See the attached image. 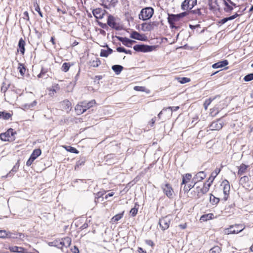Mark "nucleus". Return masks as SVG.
I'll return each instance as SVG.
<instances>
[{
    "label": "nucleus",
    "instance_id": "nucleus-1",
    "mask_svg": "<svg viewBox=\"0 0 253 253\" xmlns=\"http://www.w3.org/2000/svg\"><path fill=\"white\" fill-rule=\"evenodd\" d=\"M154 14V9L150 7L143 8L139 14V18L143 21L150 19Z\"/></svg>",
    "mask_w": 253,
    "mask_h": 253
},
{
    "label": "nucleus",
    "instance_id": "nucleus-2",
    "mask_svg": "<svg viewBox=\"0 0 253 253\" xmlns=\"http://www.w3.org/2000/svg\"><path fill=\"white\" fill-rule=\"evenodd\" d=\"M16 132L12 128H9L5 132L1 133L0 138L1 140L4 141H10L14 140V135Z\"/></svg>",
    "mask_w": 253,
    "mask_h": 253
},
{
    "label": "nucleus",
    "instance_id": "nucleus-3",
    "mask_svg": "<svg viewBox=\"0 0 253 253\" xmlns=\"http://www.w3.org/2000/svg\"><path fill=\"white\" fill-rule=\"evenodd\" d=\"M156 48V46L145 44H136L133 46V49L137 52H150Z\"/></svg>",
    "mask_w": 253,
    "mask_h": 253
},
{
    "label": "nucleus",
    "instance_id": "nucleus-4",
    "mask_svg": "<svg viewBox=\"0 0 253 253\" xmlns=\"http://www.w3.org/2000/svg\"><path fill=\"white\" fill-rule=\"evenodd\" d=\"M197 0H184L181 3V8L182 10L189 12L197 4Z\"/></svg>",
    "mask_w": 253,
    "mask_h": 253
},
{
    "label": "nucleus",
    "instance_id": "nucleus-5",
    "mask_svg": "<svg viewBox=\"0 0 253 253\" xmlns=\"http://www.w3.org/2000/svg\"><path fill=\"white\" fill-rule=\"evenodd\" d=\"M107 24L110 27L116 30H120L121 29L119 24L116 22L115 18L112 15L109 14L108 16Z\"/></svg>",
    "mask_w": 253,
    "mask_h": 253
},
{
    "label": "nucleus",
    "instance_id": "nucleus-6",
    "mask_svg": "<svg viewBox=\"0 0 253 253\" xmlns=\"http://www.w3.org/2000/svg\"><path fill=\"white\" fill-rule=\"evenodd\" d=\"M221 186H223V191L224 195V200L226 201L228 199L230 190L229 182L227 180L225 179L222 182Z\"/></svg>",
    "mask_w": 253,
    "mask_h": 253
},
{
    "label": "nucleus",
    "instance_id": "nucleus-7",
    "mask_svg": "<svg viewBox=\"0 0 253 253\" xmlns=\"http://www.w3.org/2000/svg\"><path fill=\"white\" fill-rule=\"evenodd\" d=\"M164 193L169 199L173 198V190L169 184L167 183L161 186Z\"/></svg>",
    "mask_w": 253,
    "mask_h": 253
},
{
    "label": "nucleus",
    "instance_id": "nucleus-8",
    "mask_svg": "<svg viewBox=\"0 0 253 253\" xmlns=\"http://www.w3.org/2000/svg\"><path fill=\"white\" fill-rule=\"evenodd\" d=\"M170 222V220L168 216H165L159 219V224L162 230H166L169 227Z\"/></svg>",
    "mask_w": 253,
    "mask_h": 253
},
{
    "label": "nucleus",
    "instance_id": "nucleus-9",
    "mask_svg": "<svg viewBox=\"0 0 253 253\" xmlns=\"http://www.w3.org/2000/svg\"><path fill=\"white\" fill-rule=\"evenodd\" d=\"M223 127V122L220 119L213 121L210 126V128L211 130H219Z\"/></svg>",
    "mask_w": 253,
    "mask_h": 253
},
{
    "label": "nucleus",
    "instance_id": "nucleus-10",
    "mask_svg": "<svg viewBox=\"0 0 253 253\" xmlns=\"http://www.w3.org/2000/svg\"><path fill=\"white\" fill-rule=\"evenodd\" d=\"M116 38L120 42H121L124 45L128 47H131L133 43L136 42L135 41L130 40L126 37L117 36Z\"/></svg>",
    "mask_w": 253,
    "mask_h": 253
},
{
    "label": "nucleus",
    "instance_id": "nucleus-11",
    "mask_svg": "<svg viewBox=\"0 0 253 253\" xmlns=\"http://www.w3.org/2000/svg\"><path fill=\"white\" fill-rule=\"evenodd\" d=\"M239 225H235V226L232 225L230 226L229 228H227L225 230V233L227 234H237L240 232H241L243 228L240 229Z\"/></svg>",
    "mask_w": 253,
    "mask_h": 253
},
{
    "label": "nucleus",
    "instance_id": "nucleus-12",
    "mask_svg": "<svg viewBox=\"0 0 253 253\" xmlns=\"http://www.w3.org/2000/svg\"><path fill=\"white\" fill-rule=\"evenodd\" d=\"M206 176V174L204 171H200L195 174L194 177L192 179V183L196 184L197 182L204 179Z\"/></svg>",
    "mask_w": 253,
    "mask_h": 253
},
{
    "label": "nucleus",
    "instance_id": "nucleus-13",
    "mask_svg": "<svg viewBox=\"0 0 253 253\" xmlns=\"http://www.w3.org/2000/svg\"><path fill=\"white\" fill-rule=\"evenodd\" d=\"M25 41L22 38H20L18 44L17 51L20 52L22 54H24L25 50Z\"/></svg>",
    "mask_w": 253,
    "mask_h": 253
},
{
    "label": "nucleus",
    "instance_id": "nucleus-14",
    "mask_svg": "<svg viewBox=\"0 0 253 253\" xmlns=\"http://www.w3.org/2000/svg\"><path fill=\"white\" fill-rule=\"evenodd\" d=\"M154 23H143L141 24V30L143 31H151L153 29V25Z\"/></svg>",
    "mask_w": 253,
    "mask_h": 253
},
{
    "label": "nucleus",
    "instance_id": "nucleus-15",
    "mask_svg": "<svg viewBox=\"0 0 253 253\" xmlns=\"http://www.w3.org/2000/svg\"><path fill=\"white\" fill-rule=\"evenodd\" d=\"M143 35L140 34L138 32L136 31H133L130 36V37L132 39H135L137 40L143 41L144 39L143 38Z\"/></svg>",
    "mask_w": 253,
    "mask_h": 253
},
{
    "label": "nucleus",
    "instance_id": "nucleus-16",
    "mask_svg": "<svg viewBox=\"0 0 253 253\" xmlns=\"http://www.w3.org/2000/svg\"><path fill=\"white\" fill-rule=\"evenodd\" d=\"M249 167V166L246 165L244 164H242L239 167H238V174L239 175H242L246 173V170Z\"/></svg>",
    "mask_w": 253,
    "mask_h": 253
},
{
    "label": "nucleus",
    "instance_id": "nucleus-17",
    "mask_svg": "<svg viewBox=\"0 0 253 253\" xmlns=\"http://www.w3.org/2000/svg\"><path fill=\"white\" fill-rule=\"evenodd\" d=\"M238 16H239V14L238 13H236L233 15L222 19L220 21H219L218 22V23H219V24H224L226 22H227L228 21L232 20L235 19Z\"/></svg>",
    "mask_w": 253,
    "mask_h": 253
},
{
    "label": "nucleus",
    "instance_id": "nucleus-18",
    "mask_svg": "<svg viewBox=\"0 0 253 253\" xmlns=\"http://www.w3.org/2000/svg\"><path fill=\"white\" fill-rule=\"evenodd\" d=\"M227 64H212V67L214 69H216V68H223V69H222L221 70H220L218 71H216L213 73H212L211 74V76L213 75H215L216 74H217V73H219V72L222 71V70H227L228 69V67H226L225 66L227 65Z\"/></svg>",
    "mask_w": 253,
    "mask_h": 253
},
{
    "label": "nucleus",
    "instance_id": "nucleus-19",
    "mask_svg": "<svg viewBox=\"0 0 253 253\" xmlns=\"http://www.w3.org/2000/svg\"><path fill=\"white\" fill-rule=\"evenodd\" d=\"M75 110L78 115L82 114L85 112V109L83 107L82 102H81L80 104H78L75 107Z\"/></svg>",
    "mask_w": 253,
    "mask_h": 253
},
{
    "label": "nucleus",
    "instance_id": "nucleus-20",
    "mask_svg": "<svg viewBox=\"0 0 253 253\" xmlns=\"http://www.w3.org/2000/svg\"><path fill=\"white\" fill-rule=\"evenodd\" d=\"M9 250L13 253H24V249L22 247L12 246L9 248Z\"/></svg>",
    "mask_w": 253,
    "mask_h": 253
},
{
    "label": "nucleus",
    "instance_id": "nucleus-21",
    "mask_svg": "<svg viewBox=\"0 0 253 253\" xmlns=\"http://www.w3.org/2000/svg\"><path fill=\"white\" fill-rule=\"evenodd\" d=\"M102 10L101 8H96L93 10L92 13L94 17L98 19H101L103 18V14H101Z\"/></svg>",
    "mask_w": 253,
    "mask_h": 253
},
{
    "label": "nucleus",
    "instance_id": "nucleus-22",
    "mask_svg": "<svg viewBox=\"0 0 253 253\" xmlns=\"http://www.w3.org/2000/svg\"><path fill=\"white\" fill-rule=\"evenodd\" d=\"M214 217V214L213 213H208L204 214L201 216L200 220L201 222L207 221L208 220L212 219Z\"/></svg>",
    "mask_w": 253,
    "mask_h": 253
},
{
    "label": "nucleus",
    "instance_id": "nucleus-23",
    "mask_svg": "<svg viewBox=\"0 0 253 253\" xmlns=\"http://www.w3.org/2000/svg\"><path fill=\"white\" fill-rule=\"evenodd\" d=\"M123 68L122 66L118 64H115L112 67V69L117 75L120 74Z\"/></svg>",
    "mask_w": 253,
    "mask_h": 253
},
{
    "label": "nucleus",
    "instance_id": "nucleus-24",
    "mask_svg": "<svg viewBox=\"0 0 253 253\" xmlns=\"http://www.w3.org/2000/svg\"><path fill=\"white\" fill-rule=\"evenodd\" d=\"M95 103L96 102L95 100H92L88 102H86V101L82 102L83 107H84L85 109V111L87 109L92 107L95 104Z\"/></svg>",
    "mask_w": 253,
    "mask_h": 253
},
{
    "label": "nucleus",
    "instance_id": "nucleus-25",
    "mask_svg": "<svg viewBox=\"0 0 253 253\" xmlns=\"http://www.w3.org/2000/svg\"><path fill=\"white\" fill-rule=\"evenodd\" d=\"M41 153L42 151L40 149H35L31 155L30 157L32 159L35 160L41 154Z\"/></svg>",
    "mask_w": 253,
    "mask_h": 253
},
{
    "label": "nucleus",
    "instance_id": "nucleus-26",
    "mask_svg": "<svg viewBox=\"0 0 253 253\" xmlns=\"http://www.w3.org/2000/svg\"><path fill=\"white\" fill-rule=\"evenodd\" d=\"M192 178V175L190 173H186L182 176V181L181 185L186 184Z\"/></svg>",
    "mask_w": 253,
    "mask_h": 253
},
{
    "label": "nucleus",
    "instance_id": "nucleus-27",
    "mask_svg": "<svg viewBox=\"0 0 253 253\" xmlns=\"http://www.w3.org/2000/svg\"><path fill=\"white\" fill-rule=\"evenodd\" d=\"M223 1L225 6L224 8V10L226 12H231L233 9V6L230 4L226 0H223Z\"/></svg>",
    "mask_w": 253,
    "mask_h": 253
},
{
    "label": "nucleus",
    "instance_id": "nucleus-28",
    "mask_svg": "<svg viewBox=\"0 0 253 253\" xmlns=\"http://www.w3.org/2000/svg\"><path fill=\"white\" fill-rule=\"evenodd\" d=\"M62 245L65 247H68L71 244V239L70 237H67L62 239Z\"/></svg>",
    "mask_w": 253,
    "mask_h": 253
},
{
    "label": "nucleus",
    "instance_id": "nucleus-29",
    "mask_svg": "<svg viewBox=\"0 0 253 253\" xmlns=\"http://www.w3.org/2000/svg\"><path fill=\"white\" fill-rule=\"evenodd\" d=\"M59 89V86L58 84H56L54 86H52V88L49 89V95L52 96L54 95L55 93L56 92L57 90Z\"/></svg>",
    "mask_w": 253,
    "mask_h": 253
},
{
    "label": "nucleus",
    "instance_id": "nucleus-30",
    "mask_svg": "<svg viewBox=\"0 0 253 253\" xmlns=\"http://www.w3.org/2000/svg\"><path fill=\"white\" fill-rule=\"evenodd\" d=\"M180 19L179 18L178 14H169V17L168 18V21H172L173 22L178 21Z\"/></svg>",
    "mask_w": 253,
    "mask_h": 253
},
{
    "label": "nucleus",
    "instance_id": "nucleus-31",
    "mask_svg": "<svg viewBox=\"0 0 253 253\" xmlns=\"http://www.w3.org/2000/svg\"><path fill=\"white\" fill-rule=\"evenodd\" d=\"M107 1L109 2L108 5H107L106 3L104 4V7L106 8H109L110 7H115L118 2L117 0H110V1L107 0Z\"/></svg>",
    "mask_w": 253,
    "mask_h": 253
},
{
    "label": "nucleus",
    "instance_id": "nucleus-32",
    "mask_svg": "<svg viewBox=\"0 0 253 253\" xmlns=\"http://www.w3.org/2000/svg\"><path fill=\"white\" fill-rule=\"evenodd\" d=\"M12 116V114L7 113L5 111L0 112V119L2 118L4 120H8Z\"/></svg>",
    "mask_w": 253,
    "mask_h": 253
},
{
    "label": "nucleus",
    "instance_id": "nucleus-33",
    "mask_svg": "<svg viewBox=\"0 0 253 253\" xmlns=\"http://www.w3.org/2000/svg\"><path fill=\"white\" fill-rule=\"evenodd\" d=\"M211 183H205L203 187L200 189L201 192L202 194L206 193L209 191V188L211 186Z\"/></svg>",
    "mask_w": 253,
    "mask_h": 253
},
{
    "label": "nucleus",
    "instance_id": "nucleus-34",
    "mask_svg": "<svg viewBox=\"0 0 253 253\" xmlns=\"http://www.w3.org/2000/svg\"><path fill=\"white\" fill-rule=\"evenodd\" d=\"M188 13L190 14L194 15L196 16H201L202 15V13L200 8H197L194 10L191 9L188 12Z\"/></svg>",
    "mask_w": 253,
    "mask_h": 253
},
{
    "label": "nucleus",
    "instance_id": "nucleus-35",
    "mask_svg": "<svg viewBox=\"0 0 253 253\" xmlns=\"http://www.w3.org/2000/svg\"><path fill=\"white\" fill-rule=\"evenodd\" d=\"M176 80L180 84H184L188 83L190 81V79L187 77H177L175 78Z\"/></svg>",
    "mask_w": 253,
    "mask_h": 253
},
{
    "label": "nucleus",
    "instance_id": "nucleus-36",
    "mask_svg": "<svg viewBox=\"0 0 253 253\" xmlns=\"http://www.w3.org/2000/svg\"><path fill=\"white\" fill-rule=\"evenodd\" d=\"M124 212L123 211L121 213L117 214L114 216L111 219V221L112 222H115L120 220L123 216Z\"/></svg>",
    "mask_w": 253,
    "mask_h": 253
},
{
    "label": "nucleus",
    "instance_id": "nucleus-37",
    "mask_svg": "<svg viewBox=\"0 0 253 253\" xmlns=\"http://www.w3.org/2000/svg\"><path fill=\"white\" fill-rule=\"evenodd\" d=\"M249 181V177L248 176H244L242 177L239 181L240 184L244 185V186H246V183H247Z\"/></svg>",
    "mask_w": 253,
    "mask_h": 253
},
{
    "label": "nucleus",
    "instance_id": "nucleus-38",
    "mask_svg": "<svg viewBox=\"0 0 253 253\" xmlns=\"http://www.w3.org/2000/svg\"><path fill=\"white\" fill-rule=\"evenodd\" d=\"M210 202L212 205H216V204H217L219 203V199L214 197L213 195H212L211 194V196H210Z\"/></svg>",
    "mask_w": 253,
    "mask_h": 253
},
{
    "label": "nucleus",
    "instance_id": "nucleus-39",
    "mask_svg": "<svg viewBox=\"0 0 253 253\" xmlns=\"http://www.w3.org/2000/svg\"><path fill=\"white\" fill-rule=\"evenodd\" d=\"M196 184H194V183H192V181L191 182V183L188 185L187 186L186 185L184 186L183 187V191L184 193H187L191 189L193 188Z\"/></svg>",
    "mask_w": 253,
    "mask_h": 253
},
{
    "label": "nucleus",
    "instance_id": "nucleus-40",
    "mask_svg": "<svg viewBox=\"0 0 253 253\" xmlns=\"http://www.w3.org/2000/svg\"><path fill=\"white\" fill-rule=\"evenodd\" d=\"M47 71L44 69L42 68L41 73L38 75L39 78H43L44 79L47 78L48 75L46 74Z\"/></svg>",
    "mask_w": 253,
    "mask_h": 253
},
{
    "label": "nucleus",
    "instance_id": "nucleus-41",
    "mask_svg": "<svg viewBox=\"0 0 253 253\" xmlns=\"http://www.w3.org/2000/svg\"><path fill=\"white\" fill-rule=\"evenodd\" d=\"M18 166L16 164L12 168L11 170L7 174V177H11L13 175L14 173L16 172L18 169Z\"/></svg>",
    "mask_w": 253,
    "mask_h": 253
},
{
    "label": "nucleus",
    "instance_id": "nucleus-42",
    "mask_svg": "<svg viewBox=\"0 0 253 253\" xmlns=\"http://www.w3.org/2000/svg\"><path fill=\"white\" fill-rule=\"evenodd\" d=\"M18 69L22 76L25 74L26 69L24 64H19Z\"/></svg>",
    "mask_w": 253,
    "mask_h": 253
},
{
    "label": "nucleus",
    "instance_id": "nucleus-43",
    "mask_svg": "<svg viewBox=\"0 0 253 253\" xmlns=\"http://www.w3.org/2000/svg\"><path fill=\"white\" fill-rule=\"evenodd\" d=\"M34 6L35 7V10L38 12L39 14L41 17H43V15L41 11L40 6L37 3V2H35L34 3Z\"/></svg>",
    "mask_w": 253,
    "mask_h": 253
},
{
    "label": "nucleus",
    "instance_id": "nucleus-44",
    "mask_svg": "<svg viewBox=\"0 0 253 253\" xmlns=\"http://www.w3.org/2000/svg\"><path fill=\"white\" fill-rule=\"evenodd\" d=\"M138 206L136 203L135 204V206L133 208H132L130 211V214L132 216H135L138 212V208L136 206Z\"/></svg>",
    "mask_w": 253,
    "mask_h": 253
},
{
    "label": "nucleus",
    "instance_id": "nucleus-45",
    "mask_svg": "<svg viewBox=\"0 0 253 253\" xmlns=\"http://www.w3.org/2000/svg\"><path fill=\"white\" fill-rule=\"evenodd\" d=\"M210 252V253H220L221 249L219 247L216 246L211 248Z\"/></svg>",
    "mask_w": 253,
    "mask_h": 253
},
{
    "label": "nucleus",
    "instance_id": "nucleus-46",
    "mask_svg": "<svg viewBox=\"0 0 253 253\" xmlns=\"http://www.w3.org/2000/svg\"><path fill=\"white\" fill-rule=\"evenodd\" d=\"M220 171V168H216L215 170L213 172H212V173H211V176H212V180H214V179L216 177V176L218 174Z\"/></svg>",
    "mask_w": 253,
    "mask_h": 253
},
{
    "label": "nucleus",
    "instance_id": "nucleus-47",
    "mask_svg": "<svg viewBox=\"0 0 253 253\" xmlns=\"http://www.w3.org/2000/svg\"><path fill=\"white\" fill-rule=\"evenodd\" d=\"M37 104V102L36 100H34L31 103H27L24 105V107L27 109H30L35 106Z\"/></svg>",
    "mask_w": 253,
    "mask_h": 253
},
{
    "label": "nucleus",
    "instance_id": "nucleus-48",
    "mask_svg": "<svg viewBox=\"0 0 253 253\" xmlns=\"http://www.w3.org/2000/svg\"><path fill=\"white\" fill-rule=\"evenodd\" d=\"M244 80L245 82H250L253 80V73L249 74L245 76Z\"/></svg>",
    "mask_w": 253,
    "mask_h": 253
},
{
    "label": "nucleus",
    "instance_id": "nucleus-49",
    "mask_svg": "<svg viewBox=\"0 0 253 253\" xmlns=\"http://www.w3.org/2000/svg\"><path fill=\"white\" fill-rule=\"evenodd\" d=\"M66 150L69 152L75 154H78L79 153V151L77 150L76 148L70 146H68L67 148H66Z\"/></svg>",
    "mask_w": 253,
    "mask_h": 253
},
{
    "label": "nucleus",
    "instance_id": "nucleus-50",
    "mask_svg": "<svg viewBox=\"0 0 253 253\" xmlns=\"http://www.w3.org/2000/svg\"><path fill=\"white\" fill-rule=\"evenodd\" d=\"M9 84L6 85L4 83H3L1 87V91L5 93L9 87Z\"/></svg>",
    "mask_w": 253,
    "mask_h": 253
},
{
    "label": "nucleus",
    "instance_id": "nucleus-51",
    "mask_svg": "<svg viewBox=\"0 0 253 253\" xmlns=\"http://www.w3.org/2000/svg\"><path fill=\"white\" fill-rule=\"evenodd\" d=\"M133 89L136 91H145L146 88L144 86H135Z\"/></svg>",
    "mask_w": 253,
    "mask_h": 253
},
{
    "label": "nucleus",
    "instance_id": "nucleus-52",
    "mask_svg": "<svg viewBox=\"0 0 253 253\" xmlns=\"http://www.w3.org/2000/svg\"><path fill=\"white\" fill-rule=\"evenodd\" d=\"M109 53L106 49H101L100 52V56L102 57H107L109 55Z\"/></svg>",
    "mask_w": 253,
    "mask_h": 253
},
{
    "label": "nucleus",
    "instance_id": "nucleus-53",
    "mask_svg": "<svg viewBox=\"0 0 253 253\" xmlns=\"http://www.w3.org/2000/svg\"><path fill=\"white\" fill-rule=\"evenodd\" d=\"M70 65L71 64H63V66L62 67V71L65 72H67L70 68Z\"/></svg>",
    "mask_w": 253,
    "mask_h": 253
},
{
    "label": "nucleus",
    "instance_id": "nucleus-54",
    "mask_svg": "<svg viewBox=\"0 0 253 253\" xmlns=\"http://www.w3.org/2000/svg\"><path fill=\"white\" fill-rule=\"evenodd\" d=\"M8 234L5 230H0V238H4L8 236Z\"/></svg>",
    "mask_w": 253,
    "mask_h": 253
},
{
    "label": "nucleus",
    "instance_id": "nucleus-55",
    "mask_svg": "<svg viewBox=\"0 0 253 253\" xmlns=\"http://www.w3.org/2000/svg\"><path fill=\"white\" fill-rule=\"evenodd\" d=\"M63 104L65 105L66 106V109H68L70 108H71V103L68 100H64V101H63Z\"/></svg>",
    "mask_w": 253,
    "mask_h": 253
},
{
    "label": "nucleus",
    "instance_id": "nucleus-56",
    "mask_svg": "<svg viewBox=\"0 0 253 253\" xmlns=\"http://www.w3.org/2000/svg\"><path fill=\"white\" fill-rule=\"evenodd\" d=\"M185 11H184L182 13H180L179 14H178V17H179V19L181 18H182L185 16H186L188 14H189L188 13V11H186L185 10Z\"/></svg>",
    "mask_w": 253,
    "mask_h": 253
},
{
    "label": "nucleus",
    "instance_id": "nucleus-57",
    "mask_svg": "<svg viewBox=\"0 0 253 253\" xmlns=\"http://www.w3.org/2000/svg\"><path fill=\"white\" fill-rule=\"evenodd\" d=\"M23 18L26 20L27 21H29V16L28 12L27 11H25L23 14Z\"/></svg>",
    "mask_w": 253,
    "mask_h": 253
},
{
    "label": "nucleus",
    "instance_id": "nucleus-58",
    "mask_svg": "<svg viewBox=\"0 0 253 253\" xmlns=\"http://www.w3.org/2000/svg\"><path fill=\"white\" fill-rule=\"evenodd\" d=\"M98 25L100 27H101L103 29H106L107 28H108V26L105 23H103L102 22H98Z\"/></svg>",
    "mask_w": 253,
    "mask_h": 253
},
{
    "label": "nucleus",
    "instance_id": "nucleus-59",
    "mask_svg": "<svg viewBox=\"0 0 253 253\" xmlns=\"http://www.w3.org/2000/svg\"><path fill=\"white\" fill-rule=\"evenodd\" d=\"M71 251L73 253H79V250L78 248L76 246H74L73 248L71 249Z\"/></svg>",
    "mask_w": 253,
    "mask_h": 253
},
{
    "label": "nucleus",
    "instance_id": "nucleus-60",
    "mask_svg": "<svg viewBox=\"0 0 253 253\" xmlns=\"http://www.w3.org/2000/svg\"><path fill=\"white\" fill-rule=\"evenodd\" d=\"M145 243L146 244H147L149 246H150L151 247H153L154 246V243L152 240H146L145 241Z\"/></svg>",
    "mask_w": 253,
    "mask_h": 253
},
{
    "label": "nucleus",
    "instance_id": "nucleus-61",
    "mask_svg": "<svg viewBox=\"0 0 253 253\" xmlns=\"http://www.w3.org/2000/svg\"><path fill=\"white\" fill-rule=\"evenodd\" d=\"M117 50L119 52H124L126 51V49L123 47H118Z\"/></svg>",
    "mask_w": 253,
    "mask_h": 253
},
{
    "label": "nucleus",
    "instance_id": "nucleus-62",
    "mask_svg": "<svg viewBox=\"0 0 253 253\" xmlns=\"http://www.w3.org/2000/svg\"><path fill=\"white\" fill-rule=\"evenodd\" d=\"M34 160L32 159L30 157L29 159L28 160V161L26 162V165L27 166H30L32 163L34 162Z\"/></svg>",
    "mask_w": 253,
    "mask_h": 253
},
{
    "label": "nucleus",
    "instance_id": "nucleus-63",
    "mask_svg": "<svg viewBox=\"0 0 253 253\" xmlns=\"http://www.w3.org/2000/svg\"><path fill=\"white\" fill-rule=\"evenodd\" d=\"M210 104H211L210 102L207 99H206L204 103V106L206 110L207 109L208 107L209 106V105Z\"/></svg>",
    "mask_w": 253,
    "mask_h": 253
},
{
    "label": "nucleus",
    "instance_id": "nucleus-64",
    "mask_svg": "<svg viewBox=\"0 0 253 253\" xmlns=\"http://www.w3.org/2000/svg\"><path fill=\"white\" fill-rule=\"evenodd\" d=\"M179 108V106H175V107H169L167 109H170L171 111H176L177 110H178Z\"/></svg>",
    "mask_w": 253,
    "mask_h": 253
}]
</instances>
